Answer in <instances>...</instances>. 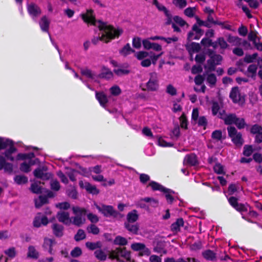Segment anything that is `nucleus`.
Segmentation results:
<instances>
[{"label": "nucleus", "mask_w": 262, "mask_h": 262, "mask_svg": "<svg viewBox=\"0 0 262 262\" xmlns=\"http://www.w3.org/2000/svg\"><path fill=\"white\" fill-rule=\"evenodd\" d=\"M81 17L83 21L88 24L96 26L97 22L99 23L98 27L99 30L105 31V34H103L101 36L94 37L92 39V42L94 45H96L99 41L108 43L111 40L118 38L123 33L122 29H115L113 26H107L105 23L100 20L97 21L94 14V10L91 9H88L85 13L81 14Z\"/></svg>", "instance_id": "nucleus-1"}, {"label": "nucleus", "mask_w": 262, "mask_h": 262, "mask_svg": "<svg viewBox=\"0 0 262 262\" xmlns=\"http://www.w3.org/2000/svg\"><path fill=\"white\" fill-rule=\"evenodd\" d=\"M72 211L75 215L71 217L72 224L77 227H81L85 222V215L86 214V209L78 206H73Z\"/></svg>", "instance_id": "nucleus-2"}, {"label": "nucleus", "mask_w": 262, "mask_h": 262, "mask_svg": "<svg viewBox=\"0 0 262 262\" xmlns=\"http://www.w3.org/2000/svg\"><path fill=\"white\" fill-rule=\"evenodd\" d=\"M97 209L106 217H112L115 219L122 218L123 215L117 211L113 206L102 204L96 205Z\"/></svg>", "instance_id": "nucleus-3"}, {"label": "nucleus", "mask_w": 262, "mask_h": 262, "mask_svg": "<svg viewBox=\"0 0 262 262\" xmlns=\"http://www.w3.org/2000/svg\"><path fill=\"white\" fill-rule=\"evenodd\" d=\"M120 257L125 258L128 261L131 260L130 252L127 251L125 247H117L111 251L108 254V258L112 260H119Z\"/></svg>", "instance_id": "nucleus-4"}, {"label": "nucleus", "mask_w": 262, "mask_h": 262, "mask_svg": "<svg viewBox=\"0 0 262 262\" xmlns=\"http://www.w3.org/2000/svg\"><path fill=\"white\" fill-rule=\"evenodd\" d=\"M227 129L228 136L233 143L237 147H241L244 142L241 133L238 132L235 127L232 126H228Z\"/></svg>", "instance_id": "nucleus-5"}, {"label": "nucleus", "mask_w": 262, "mask_h": 262, "mask_svg": "<svg viewBox=\"0 0 262 262\" xmlns=\"http://www.w3.org/2000/svg\"><path fill=\"white\" fill-rule=\"evenodd\" d=\"M149 75L150 78L146 84L147 89L149 91H156L159 86L157 74L156 72H152Z\"/></svg>", "instance_id": "nucleus-6"}, {"label": "nucleus", "mask_w": 262, "mask_h": 262, "mask_svg": "<svg viewBox=\"0 0 262 262\" xmlns=\"http://www.w3.org/2000/svg\"><path fill=\"white\" fill-rule=\"evenodd\" d=\"M204 31L200 29L196 24H194L192 27L191 31L187 34V40L188 41L192 39L199 40L203 35Z\"/></svg>", "instance_id": "nucleus-7"}, {"label": "nucleus", "mask_w": 262, "mask_h": 262, "mask_svg": "<svg viewBox=\"0 0 262 262\" xmlns=\"http://www.w3.org/2000/svg\"><path fill=\"white\" fill-rule=\"evenodd\" d=\"M8 141L7 143V145L6 146V148L9 146V148L6 149L3 154L5 155V158L7 160H9L10 161H14V158L12 156V154L15 153L17 151V148L14 146V143L12 140L10 139H5L4 138V141Z\"/></svg>", "instance_id": "nucleus-8"}, {"label": "nucleus", "mask_w": 262, "mask_h": 262, "mask_svg": "<svg viewBox=\"0 0 262 262\" xmlns=\"http://www.w3.org/2000/svg\"><path fill=\"white\" fill-rule=\"evenodd\" d=\"M229 97L234 103H244L245 101V97L240 93L238 86H234L231 89Z\"/></svg>", "instance_id": "nucleus-9"}, {"label": "nucleus", "mask_w": 262, "mask_h": 262, "mask_svg": "<svg viewBox=\"0 0 262 262\" xmlns=\"http://www.w3.org/2000/svg\"><path fill=\"white\" fill-rule=\"evenodd\" d=\"M56 218L59 222L66 226L72 224V219L70 216V213L65 211H59L56 214Z\"/></svg>", "instance_id": "nucleus-10"}, {"label": "nucleus", "mask_w": 262, "mask_h": 262, "mask_svg": "<svg viewBox=\"0 0 262 262\" xmlns=\"http://www.w3.org/2000/svg\"><path fill=\"white\" fill-rule=\"evenodd\" d=\"M212 57H211V58L207 61V66L205 67V68H207L208 71L210 72L215 71L216 66L221 64L223 60V57L221 55H216L215 58Z\"/></svg>", "instance_id": "nucleus-11"}, {"label": "nucleus", "mask_w": 262, "mask_h": 262, "mask_svg": "<svg viewBox=\"0 0 262 262\" xmlns=\"http://www.w3.org/2000/svg\"><path fill=\"white\" fill-rule=\"evenodd\" d=\"M27 10L29 15L33 18H36L41 14V10L34 3L27 4Z\"/></svg>", "instance_id": "nucleus-12"}, {"label": "nucleus", "mask_w": 262, "mask_h": 262, "mask_svg": "<svg viewBox=\"0 0 262 262\" xmlns=\"http://www.w3.org/2000/svg\"><path fill=\"white\" fill-rule=\"evenodd\" d=\"M4 169L5 172L11 174L13 170V164L7 162L6 159L2 155H0V170Z\"/></svg>", "instance_id": "nucleus-13"}, {"label": "nucleus", "mask_w": 262, "mask_h": 262, "mask_svg": "<svg viewBox=\"0 0 262 262\" xmlns=\"http://www.w3.org/2000/svg\"><path fill=\"white\" fill-rule=\"evenodd\" d=\"M184 163L191 166H196L199 164L197 156L194 153H191L185 156Z\"/></svg>", "instance_id": "nucleus-14"}, {"label": "nucleus", "mask_w": 262, "mask_h": 262, "mask_svg": "<svg viewBox=\"0 0 262 262\" xmlns=\"http://www.w3.org/2000/svg\"><path fill=\"white\" fill-rule=\"evenodd\" d=\"M95 97L97 101L99 102L100 106L103 107H105L108 100L106 95L103 92H95Z\"/></svg>", "instance_id": "nucleus-15"}, {"label": "nucleus", "mask_w": 262, "mask_h": 262, "mask_svg": "<svg viewBox=\"0 0 262 262\" xmlns=\"http://www.w3.org/2000/svg\"><path fill=\"white\" fill-rule=\"evenodd\" d=\"M51 229L53 234L57 237H61L64 234V227L63 225L58 224L54 223L51 226Z\"/></svg>", "instance_id": "nucleus-16"}, {"label": "nucleus", "mask_w": 262, "mask_h": 262, "mask_svg": "<svg viewBox=\"0 0 262 262\" xmlns=\"http://www.w3.org/2000/svg\"><path fill=\"white\" fill-rule=\"evenodd\" d=\"M39 24L42 32L49 33L50 21L46 15L41 18Z\"/></svg>", "instance_id": "nucleus-17"}, {"label": "nucleus", "mask_w": 262, "mask_h": 262, "mask_svg": "<svg viewBox=\"0 0 262 262\" xmlns=\"http://www.w3.org/2000/svg\"><path fill=\"white\" fill-rule=\"evenodd\" d=\"M148 186L151 187L153 191H160L161 192H168L169 191V189L164 187L163 185L158 183L157 182L152 181L149 184Z\"/></svg>", "instance_id": "nucleus-18"}, {"label": "nucleus", "mask_w": 262, "mask_h": 262, "mask_svg": "<svg viewBox=\"0 0 262 262\" xmlns=\"http://www.w3.org/2000/svg\"><path fill=\"white\" fill-rule=\"evenodd\" d=\"M220 118L224 120L226 125H231L235 123L237 117L235 114H229L226 115L224 117L221 116Z\"/></svg>", "instance_id": "nucleus-19"}, {"label": "nucleus", "mask_w": 262, "mask_h": 262, "mask_svg": "<svg viewBox=\"0 0 262 262\" xmlns=\"http://www.w3.org/2000/svg\"><path fill=\"white\" fill-rule=\"evenodd\" d=\"M183 226L184 220L183 218L180 217L177 219L176 221L171 225L170 229L172 232H177L180 231V227Z\"/></svg>", "instance_id": "nucleus-20"}, {"label": "nucleus", "mask_w": 262, "mask_h": 262, "mask_svg": "<svg viewBox=\"0 0 262 262\" xmlns=\"http://www.w3.org/2000/svg\"><path fill=\"white\" fill-rule=\"evenodd\" d=\"M165 244L164 241H158L154 248V251L158 253H163V254H166L167 251L165 249Z\"/></svg>", "instance_id": "nucleus-21"}, {"label": "nucleus", "mask_w": 262, "mask_h": 262, "mask_svg": "<svg viewBox=\"0 0 262 262\" xmlns=\"http://www.w3.org/2000/svg\"><path fill=\"white\" fill-rule=\"evenodd\" d=\"M48 196L40 195L38 197V200H35V205L36 208H39L44 204L48 203Z\"/></svg>", "instance_id": "nucleus-22"}, {"label": "nucleus", "mask_w": 262, "mask_h": 262, "mask_svg": "<svg viewBox=\"0 0 262 262\" xmlns=\"http://www.w3.org/2000/svg\"><path fill=\"white\" fill-rule=\"evenodd\" d=\"M135 52V50L130 47V44L127 43L119 51V53L124 56H126L131 53H134Z\"/></svg>", "instance_id": "nucleus-23"}, {"label": "nucleus", "mask_w": 262, "mask_h": 262, "mask_svg": "<svg viewBox=\"0 0 262 262\" xmlns=\"http://www.w3.org/2000/svg\"><path fill=\"white\" fill-rule=\"evenodd\" d=\"M27 257L35 259H37L39 257V253L33 246H29Z\"/></svg>", "instance_id": "nucleus-24"}, {"label": "nucleus", "mask_w": 262, "mask_h": 262, "mask_svg": "<svg viewBox=\"0 0 262 262\" xmlns=\"http://www.w3.org/2000/svg\"><path fill=\"white\" fill-rule=\"evenodd\" d=\"M138 217L137 210H133L127 214V222L126 223H134L138 220Z\"/></svg>", "instance_id": "nucleus-25"}, {"label": "nucleus", "mask_w": 262, "mask_h": 262, "mask_svg": "<svg viewBox=\"0 0 262 262\" xmlns=\"http://www.w3.org/2000/svg\"><path fill=\"white\" fill-rule=\"evenodd\" d=\"M84 187L89 193L92 194H98L99 193V190L96 188V187L95 185H92L89 182L85 183Z\"/></svg>", "instance_id": "nucleus-26"}, {"label": "nucleus", "mask_w": 262, "mask_h": 262, "mask_svg": "<svg viewBox=\"0 0 262 262\" xmlns=\"http://www.w3.org/2000/svg\"><path fill=\"white\" fill-rule=\"evenodd\" d=\"M131 223H124L125 228L129 232L137 234L139 230V226L137 224L133 225Z\"/></svg>", "instance_id": "nucleus-27"}, {"label": "nucleus", "mask_w": 262, "mask_h": 262, "mask_svg": "<svg viewBox=\"0 0 262 262\" xmlns=\"http://www.w3.org/2000/svg\"><path fill=\"white\" fill-rule=\"evenodd\" d=\"M203 257L208 260H214L216 258V254L211 250H207L202 253Z\"/></svg>", "instance_id": "nucleus-28"}, {"label": "nucleus", "mask_w": 262, "mask_h": 262, "mask_svg": "<svg viewBox=\"0 0 262 262\" xmlns=\"http://www.w3.org/2000/svg\"><path fill=\"white\" fill-rule=\"evenodd\" d=\"M98 77L99 78L108 80L113 77V73L108 69H104V71L99 74Z\"/></svg>", "instance_id": "nucleus-29"}, {"label": "nucleus", "mask_w": 262, "mask_h": 262, "mask_svg": "<svg viewBox=\"0 0 262 262\" xmlns=\"http://www.w3.org/2000/svg\"><path fill=\"white\" fill-rule=\"evenodd\" d=\"M94 255L96 258L100 261H104L106 259V254L101 249L96 250L94 252Z\"/></svg>", "instance_id": "nucleus-30"}, {"label": "nucleus", "mask_w": 262, "mask_h": 262, "mask_svg": "<svg viewBox=\"0 0 262 262\" xmlns=\"http://www.w3.org/2000/svg\"><path fill=\"white\" fill-rule=\"evenodd\" d=\"M227 41L234 46H240L242 43V39L237 36L229 35L227 38Z\"/></svg>", "instance_id": "nucleus-31"}, {"label": "nucleus", "mask_w": 262, "mask_h": 262, "mask_svg": "<svg viewBox=\"0 0 262 262\" xmlns=\"http://www.w3.org/2000/svg\"><path fill=\"white\" fill-rule=\"evenodd\" d=\"M195 124H197L198 126L199 127H203L204 129H206L207 124L208 121L205 116H200L199 118L198 119L197 121L194 122Z\"/></svg>", "instance_id": "nucleus-32"}, {"label": "nucleus", "mask_w": 262, "mask_h": 262, "mask_svg": "<svg viewBox=\"0 0 262 262\" xmlns=\"http://www.w3.org/2000/svg\"><path fill=\"white\" fill-rule=\"evenodd\" d=\"M127 243V240L125 237L120 235L117 236L113 242L114 245L122 246L126 245Z\"/></svg>", "instance_id": "nucleus-33"}, {"label": "nucleus", "mask_w": 262, "mask_h": 262, "mask_svg": "<svg viewBox=\"0 0 262 262\" xmlns=\"http://www.w3.org/2000/svg\"><path fill=\"white\" fill-rule=\"evenodd\" d=\"M86 247L91 250H94L98 248L100 249L102 247V244L100 241L96 243L88 242L85 243Z\"/></svg>", "instance_id": "nucleus-34"}, {"label": "nucleus", "mask_w": 262, "mask_h": 262, "mask_svg": "<svg viewBox=\"0 0 262 262\" xmlns=\"http://www.w3.org/2000/svg\"><path fill=\"white\" fill-rule=\"evenodd\" d=\"M14 180L16 184L21 185L27 183L28 181V179L24 175H16L14 178Z\"/></svg>", "instance_id": "nucleus-35"}, {"label": "nucleus", "mask_w": 262, "mask_h": 262, "mask_svg": "<svg viewBox=\"0 0 262 262\" xmlns=\"http://www.w3.org/2000/svg\"><path fill=\"white\" fill-rule=\"evenodd\" d=\"M179 120L181 127L185 129H187L188 128V120L186 115L184 113H182L179 118Z\"/></svg>", "instance_id": "nucleus-36"}, {"label": "nucleus", "mask_w": 262, "mask_h": 262, "mask_svg": "<svg viewBox=\"0 0 262 262\" xmlns=\"http://www.w3.org/2000/svg\"><path fill=\"white\" fill-rule=\"evenodd\" d=\"M41 182L39 181L38 183L37 182L33 183L31 184L30 189L31 191L35 194H39L42 192L41 189L42 188L41 186H39L38 184H41Z\"/></svg>", "instance_id": "nucleus-37"}, {"label": "nucleus", "mask_w": 262, "mask_h": 262, "mask_svg": "<svg viewBox=\"0 0 262 262\" xmlns=\"http://www.w3.org/2000/svg\"><path fill=\"white\" fill-rule=\"evenodd\" d=\"M86 237V234L82 229H78L76 234L74 236V239L76 242H79L81 240L85 239Z\"/></svg>", "instance_id": "nucleus-38"}, {"label": "nucleus", "mask_w": 262, "mask_h": 262, "mask_svg": "<svg viewBox=\"0 0 262 262\" xmlns=\"http://www.w3.org/2000/svg\"><path fill=\"white\" fill-rule=\"evenodd\" d=\"M238 129H241L244 128L248 125L246 123L245 119L243 118L237 117V119L236 120L234 124Z\"/></svg>", "instance_id": "nucleus-39"}, {"label": "nucleus", "mask_w": 262, "mask_h": 262, "mask_svg": "<svg viewBox=\"0 0 262 262\" xmlns=\"http://www.w3.org/2000/svg\"><path fill=\"white\" fill-rule=\"evenodd\" d=\"M169 191L168 192H163L165 193V196L166 200L167 203L169 204H171L173 203L174 199V198L172 196V193H174V191L172 190L169 189Z\"/></svg>", "instance_id": "nucleus-40"}, {"label": "nucleus", "mask_w": 262, "mask_h": 262, "mask_svg": "<svg viewBox=\"0 0 262 262\" xmlns=\"http://www.w3.org/2000/svg\"><path fill=\"white\" fill-rule=\"evenodd\" d=\"M56 244L55 239L46 237L44 238L43 247L45 249H48L49 247H53V245Z\"/></svg>", "instance_id": "nucleus-41"}, {"label": "nucleus", "mask_w": 262, "mask_h": 262, "mask_svg": "<svg viewBox=\"0 0 262 262\" xmlns=\"http://www.w3.org/2000/svg\"><path fill=\"white\" fill-rule=\"evenodd\" d=\"M173 19L176 23L181 27H183L185 25H186L187 28L189 27V25L187 22L179 16H174L173 17Z\"/></svg>", "instance_id": "nucleus-42"}, {"label": "nucleus", "mask_w": 262, "mask_h": 262, "mask_svg": "<svg viewBox=\"0 0 262 262\" xmlns=\"http://www.w3.org/2000/svg\"><path fill=\"white\" fill-rule=\"evenodd\" d=\"M145 202L150 203L151 207H157L159 205V201L152 198L146 197L142 199Z\"/></svg>", "instance_id": "nucleus-43"}, {"label": "nucleus", "mask_w": 262, "mask_h": 262, "mask_svg": "<svg viewBox=\"0 0 262 262\" xmlns=\"http://www.w3.org/2000/svg\"><path fill=\"white\" fill-rule=\"evenodd\" d=\"M4 253L11 259L14 258L16 255L15 248L13 247H10L7 250H5Z\"/></svg>", "instance_id": "nucleus-44"}, {"label": "nucleus", "mask_w": 262, "mask_h": 262, "mask_svg": "<svg viewBox=\"0 0 262 262\" xmlns=\"http://www.w3.org/2000/svg\"><path fill=\"white\" fill-rule=\"evenodd\" d=\"M261 132H262V126L259 124H254L250 128V133L252 134L256 135Z\"/></svg>", "instance_id": "nucleus-45"}, {"label": "nucleus", "mask_w": 262, "mask_h": 262, "mask_svg": "<svg viewBox=\"0 0 262 262\" xmlns=\"http://www.w3.org/2000/svg\"><path fill=\"white\" fill-rule=\"evenodd\" d=\"M113 72L118 76H122L123 75H127L130 73V71L127 69H115Z\"/></svg>", "instance_id": "nucleus-46"}, {"label": "nucleus", "mask_w": 262, "mask_h": 262, "mask_svg": "<svg viewBox=\"0 0 262 262\" xmlns=\"http://www.w3.org/2000/svg\"><path fill=\"white\" fill-rule=\"evenodd\" d=\"M32 163H27L26 162H23L20 165L19 169L21 171L28 173L31 171V165Z\"/></svg>", "instance_id": "nucleus-47"}, {"label": "nucleus", "mask_w": 262, "mask_h": 262, "mask_svg": "<svg viewBox=\"0 0 262 262\" xmlns=\"http://www.w3.org/2000/svg\"><path fill=\"white\" fill-rule=\"evenodd\" d=\"M152 4L155 5L159 11L166 13L168 10L164 5L160 4L158 0H153Z\"/></svg>", "instance_id": "nucleus-48"}, {"label": "nucleus", "mask_w": 262, "mask_h": 262, "mask_svg": "<svg viewBox=\"0 0 262 262\" xmlns=\"http://www.w3.org/2000/svg\"><path fill=\"white\" fill-rule=\"evenodd\" d=\"M66 193L69 197L73 199H76L77 198L78 193L76 189L74 187L72 189H67L66 191Z\"/></svg>", "instance_id": "nucleus-49"}, {"label": "nucleus", "mask_w": 262, "mask_h": 262, "mask_svg": "<svg viewBox=\"0 0 262 262\" xmlns=\"http://www.w3.org/2000/svg\"><path fill=\"white\" fill-rule=\"evenodd\" d=\"M111 94L113 96H117L121 93V90L118 85H114L110 89Z\"/></svg>", "instance_id": "nucleus-50"}, {"label": "nucleus", "mask_w": 262, "mask_h": 262, "mask_svg": "<svg viewBox=\"0 0 262 262\" xmlns=\"http://www.w3.org/2000/svg\"><path fill=\"white\" fill-rule=\"evenodd\" d=\"M258 54L256 53L253 54L252 55L246 54L244 57V61L246 63H251L254 61V60L257 57Z\"/></svg>", "instance_id": "nucleus-51"}, {"label": "nucleus", "mask_w": 262, "mask_h": 262, "mask_svg": "<svg viewBox=\"0 0 262 262\" xmlns=\"http://www.w3.org/2000/svg\"><path fill=\"white\" fill-rule=\"evenodd\" d=\"M211 138L213 139L220 141L222 139V132L221 130H215L212 133Z\"/></svg>", "instance_id": "nucleus-52"}, {"label": "nucleus", "mask_w": 262, "mask_h": 262, "mask_svg": "<svg viewBox=\"0 0 262 262\" xmlns=\"http://www.w3.org/2000/svg\"><path fill=\"white\" fill-rule=\"evenodd\" d=\"M70 254L73 257H78L82 254V250L80 247H76L71 251Z\"/></svg>", "instance_id": "nucleus-53"}, {"label": "nucleus", "mask_w": 262, "mask_h": 262, "mask_svg": "<svg viewBox=\"0 0 262 262\" xmlns=\"http://www.w3.org/2000/svg\"><path fill=\"white\" fill-rule=\"evenodd\" d=\"M218 45L221 49L225 50L227 49L229 45L223 37H220L217 38Z\"/></svg>", "instance_id": "nucleus-54"}, {"label": "nucleus", "mask_w": 262, "mask_h": 262, "mask_svg": "<svg viewBox=\"0 0 262 262\" xmlns=\"http://www.w3.org/2000/svg\"><path fill=\"white\" fill-rule=\"evenodd\" d=\"M145 248V244L140 243H133L131 245V248L135 251L142 250V249Z\"/></svg>", "instance_id": "nucleus-55"}, {"label": "nucleus", "mask_w": 262, "mask_h": 262, "mask_svg": "<svg viewBox=\"0 0 262 262\" xmlns=\"http://www.w3.org/2000/svg\"><path fill=\"white\" fill-rule=\"evenodd\" d=\"M206 80L211 85H214L216 82V77L214 74H208Z\"/></svg>", "instance_id": "nucleus-56"}, {"label": "nucleus", "mask_w": 262, "mask_h": 262, "mask_svg": "<svg viewBox=\"0 0 262 262\" xmlns=\"http://www.w3.org/2000/svg\"><path fill=\"white\" fill-rule=\"evenodd\" d=\"M249 206L248 205H245L242 203H238L237 204V207H236L234 209L242 213L244 212H247L248 211V207Z\"/></svg>", "instance_id": "nucleus-57"}, {"label": "nucleus", "mask_w": 262, "mask_h": 262, "mask_svg": "<svg viewBox=\"0 0 262 262\" xmlns=\"http://www.w3.org/2000/svg\"><path fill=\"white\" fill-rule=\"evenodd\" d=\"M253 152V148L251 145H245L244 147L243 154L245 156L249 157Z\"/></svg>", "instance_id": "nucleus-58"}, {"label": "nucleus", "mask_w": 262, "mask_h": 262, "mask_svg": "<svg viewBox=\"0 0 262 262\" xmlns=\"http://www.w3.org/2000/svg\"><path fill=\"white\" fill-rule=\"evenodd\" d=\"M88 230L89 232L92 233L94 235L99 234L100 232L99 228L94 224L90 225V226L88 227Z\"/></svg>", "instance_id": "nucleus-59"}, {"label": "nucleus", "mask_w": 262, "mask_h": 262, "mask_svg": "<svg viewBox=\"0 0 262 262\" xmlns=\"http://www.w3.org/2000/svg\"><path fill=\"white\" fill-rule=\"evenodd\" d=\"M166 92L171 96H175L177 94V89L170 84L167 86Z\"/></svg>", "instance_id": "nucleus-60"}, {"label": "nucleus", "mask_w": 262, "mask_h": 262, "mask_svg": "<svg viewBox=\"0 0 262 262\" xmlns=\"http://www.w3.org/2000/svg\"><path fill=\"white\" fill-rule=\"evenodd\" d=\"M51 188L54 191H58L60 188L59 182L57 180H52L50 183Z\"/></svg>", "instance_id": "nucleus-61"}, {"label": "nucleus", "mask_w": 262, "mask_h": 262, "mask_svg": "<svg viewBox=\"0 0 262 262\" xmlns=\"http://www.w3.org/2000/svg\"><path fill=\"white\" fill-rule=\"evenodd\" d=\"M43 169L44 167H42V168H36L33 171L34 177L38 179H41V178H42L43 174L44 173Z\"/></svg>", "instance_id": "nucleus-62"}, {"label": "nucleus", "mask_w": 262, "mask_h": 262, "mask_svg": "<svg viewBox=\"0 0 262 262\" xmlns=\"http://www.w3.org/2000/svg\"><path fill=\"white\" fill-rule=\"evenodd\" d=\"M193 52H198L200 51L201 47L199 43L192 42L188 47Z\"/></svg>", "instance_id": "nucleus-63"}, {"label": "nucleus", "mask_w": 262, "mask_h": 262, "mask_svg": "<svg viewBox=\"0 0 262 262\" xmlns=\"http://www.w3.org/2000/svg\"><path fill=\"white\" fill-rule=\"evenodd\" d=\"M81 73L82 75L85 76L89 78H94V75L92 73V71L89 69H82L81 70Z\"/></svg>", "instance_id": "nucleus-64"}]
</instances>
